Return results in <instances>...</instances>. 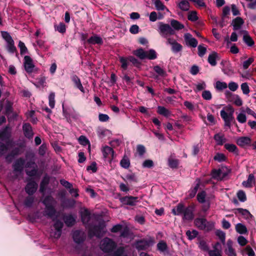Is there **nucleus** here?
<instances>
[{"instance_id": "f8f14e48", "label": "nucleus", "mask_w": 256, "mask_h": 256, "mask_svg": "<svg viewBox=\"0 0 256 256\" xmlns=\"http://www.w3.org/2000/svg\"><path fill=\"white\" fill-rule=\"evenodd\" d=\"M226 96L228 100L230 102H233L234 104L240 106L242 104V100L238 94H233L231 92L227 91L226 92Z\"/></svg>"}, {"instance_id": "e433bc0d", "label": "nucleus", "mask_w": 256, "mask_h": 256, "mask_svg": "<svg viewBox=\"0 0 256 256\" xmlns=\"http://www.w3.org/2000/svg\"><path fill=\"white\" fill-rule=\"evenodd\" d=\"M34 201V198L33 196H27L24 202V205L28 208H30L32 206V205Z\"/></svg>"}, {"instance_id": "f257e3e1", "label": "nucleus", "mask_w": 256, "mask_h": 256, "mask_svg": "<svg viewBox=\"0 0 256 256\" xmlns=\"http://www.w3.org/2000/svg\"><path fill=\"white\" fill-rule=\"evenodd\" d=\"M42 203L45 206L44 216L48 218H52L57 214L56 208V202L51 196H46L42 200Z\"/></svg>"}, {"instance_id": "a878e982", "label": "nucleus", "mask_w": 256, "mask_h": 256, "mask_svg": "<svg viewBox=\"0 0 256 256\" xmlns=\"http://www.w3.org/2000/svg\"><path fill=\"white\" fill-rule=\"evenodd\" d=\"M244 22L242 18L238 16L232 20V26L234 30H239L244 24Z\"/></svg>"}, {"instance_id": "8fccbe9b", "label": "nucleus", "mask_w": 256, "mask_h": 256, "mask_svg": "<svg viewBox=\"0 0 256 256\" xmlns=\"http://www.w3.org/2000/svg\"><path fill=\"white\" fill-rule=\"evenodd\" d=\"M154 71L158 74L161 76H166V71L162 68L159 66L157 65L154 66L153 68Z\"/></svg>"}, {"instance_id": "aec40b11", "label": "nucleus", "mask_w": 256, "mask_h": 256, "mask_svg": "<svg viewBox=\"0 0 256 256\" xmlns=\"http://www.w3.org/2000/svg\"><path fill=\"white\" fill-rule=\"evenodd\" d=\"M150 244L148 241L142 239L138 240L136 243V248L138 250H146L149 247Z\"/></svg>"}, {"instance_id": "9d476101", "label": "nucleus", "mask_w": 256, "mask_h": 256, "mask_svg": "<svg viewBox=\"0 0 256 256\" xmlns=\"http://www.w3.org/2000/svg\"><path fill=\"white\" fill-rule=\"evenodd\" d=\"M24 70L26 72L30 74L34 71V68H35V66L33 64L32 58L30 56H24Z\"/></svg>"}, {"instance_id": "ea45409f", "label": "nucleus", "mask_w": 256, "mask_h": 256, "mask_svg": "<svg viewBox=\"0 0 256 256\" xmlns=\"http://www.w3.org/2000/svg\"><path fill=\"white\" fill-rule=\"evenodd\" d=\"M243 40L245 44H246L249 46H252L254 45V42L252 38L248 35L246 34L243 36Z\"/></svg>"}, {"instance_id": "de8ad7c7", "label": "nucleus", "mask_w": 256, "mask_h": 256, "mask_svg": "<svg viewBox=\"0 0 256 256\" xmlns=\"http://www.w3.org/2000/svg\"><path fill=\"white\" fill-rule=\"evenodd\" d=\"M8 43V51L10 53H16V56H18V53L16 47L14 46V41L10 42Z\"/></svg>"}, {"instance_id": "20e7f679", "label": "nucleus", "mask_w": 256, "mask_h": 256, "mask_svg": "<svg viewBox=\"0 0 256 256\" xmlns=\"http://www.w3.org/2000/svg\"><path fill=\"white\" fill-rule=\"evenodd\" d=\"M116 247V244L109 238H104L101 242L100 248L104 252H112Z\"/></svg>"}, {"instance_id": "6e6d98bb", "label": "nucleus", "mask_w": 256, "mask_h": 256, "mask_svg": "<svg viewBox=\"0 0 256 256\" xmlns=\"http://www.w3.org/2000/svg\"><path fill=\"white\" fill-rule=\"evenodd\" d=\"M18 47L20 49V54L24 55L28 52V50L24 42L21 40L19 41Z\"/></svg>"}, {"instance_id": "4468645a", "label": "nucleus", "mask_w": 256, "mask_h": 256, "mask_svg": "<svg viewBox=\"0 0 256 256\" xmlns=\"http://www.w3.org/2000/svg\"><path fill=\"white\" fill-rule=\"evenodd\" d=\"M102 151L104 158H110L111 160L114 158V152L112 148L106 146L103 147Z\"/></svg>"}, {"instance_id": "b1692460", "label": "nucleus", "mask_w": 256, "mask_h": 256, "mask_svg": "<svg viewBox=\"0 0 256 256\" xmlns=\"http://www.w3.org/2000/svg\"><path fill=\"white\" fill-rule=\"evenodd\" d=\"M255 183L254 176L252 174H250L248 175L247 180L242 182V185L246 188H252Z\"/></svg>"}, {"instance_id": "72a5a7b5", "label": "nucleus", "mask_w": 256, "mask_h": 256, "mask_svg": "<svg viewBox=\"0 0 256 256\" xmlns=\"http://www.w3.org/2000/svg\"><path fill=\"white\" fill-rule=\"evenodd\" d=\"M8 126H6L2 130L0 131V140H4L9 139L10 138V134L8 132Z\"/></svg>"}, {"instance_id": "58836bf2", "label": "nucleus", "mask_w": 256, "mask_h": 256, "mask_svg": "<svg viewBox=\"0 0 256 256\" xmlns=\"http://www.w3.org/2000/svg\"><path fill=\"white\" fill-rule=\"evenodd\" d=\"M158 112L165 117H168L171 114L169 110L162 106H158Z\"/></svg>"}, {"instance_id": "39448f33", "label": "nucleus", "mask_w": 256, "mask_h": 256, "mask_svg": "<svg viewBox=\"0 0 256 256\" xmlns=\"http://www.w3.org/2000/svg\"><path fill=\"white\" fill-rule=\"evenodd\" d=\"M196 205L194 203H191L188 206L185 207L184 212L182 217L184 220L192 221L194 218V211Z\"/></svg>"}, {"instance_id": "2f4dec72", "label": "nucleus", "mask_w": 256, "mask_h": 256, "mask_svg": "<svg viewBox=\"0 0 256 256\" xmlns=\"http://www.w3.org/2000/svg\"><path fill=\"white\" fill-rule=\"evenodd\" d=\"M236 230L240 234H244L248 232L246 227L241 223H238L236 225Z\"/></svg>"}, {"instance_id": "4be33fe9", "label": "nucleus", "mask_w": 256, "mask_h": 256, "mask_svg": "<svg viewBox=\"0 0 256 256\" xmlns=\"http://www.w3.org/2000/svg\"><path fill=\"white\" fill-rule=\"evenodd\" d=\"M76 201L73 199L64 198L62 200L61 205L64 208H70L74 207Z\"/></svg>"}, {"instance_id": "f704fd0d", "label": "nucleus", "mask_w": 256, "mask_h": 256, "mask_svg": "<svg viewBox=\"0 0 256 256\" xmlns=\"http://www.w3.org/2000/svg\"><path fill=\"white\" fill-rule=\"evenodd\" d=\"M224 148L229 152H233L234 154H238V149L236 146L234 144H226L224 145Z\"/></svg>"}, {"instance_id": "864d4df0", "label": "nucleus", "mask_w": 256, "mask_h": 256, "mask_svg": "<svg viewBox=\"0 0 256 256\" xmlns=\"http://www.w3.org/2000/svg\"><path fill=\"white\" fill-rule=\"evenodd\" d=\"M216 234L222 243L223 244H225L226 241V234L223 231L218 230L216 232Z\"/></svg>"}, {"instance_id": "e2e57ef3", "label": "nucleus", "mask_w": 256, "mask_h": 256, "mask_svg": "<svg viewBox=\"0 0 256 256\" xmlns=\"http://www.w3.org/2000/svg\"><path fill=\"white\" fill-rule=\"evenodd\" d=\"M214 160L218 162H224L226 160V156L224 154L217 153L214 158Z\"/></svg>"}, {"instance_id": "052dcab7", "label": "nucleus", "mask_w": 256, "mask_h": 256, "mask_svg": "<svg viewBox=\"0 0 256 256\" xmlns=\"http://www.w3.org/2000/svg\"><path fill=\"white\" fill-rule=\"evenodd\" d=\"M222 173V170L220 168L217 169H213L211 172V176L212 178L214 179H218L221 176Z\"/></svg>"}, {"instance_id": "3c124183", "label": "nucleus", "mask_w": 256, "mask_h": 256, "mask_svg": "<svg viewBox=\"0 0 256 256\" xmlns=\"http://www.w3.org/2000/svg\"><path fill=\"white\" fill-rule=\"evenodd\" d=\"M5 111L6 115H10L13 112L12 103L7 100L5 106Z\"/></svg>"}, {"instance_id": "5701e85b", "label": "nucleus", "mask_w": 256, "mask_h": 256, "mask_svg": "<svg viewBox=\"0 0 256 256\" xmlns=\"http://www.w3.org/2000/svg\"><path fill=\"white\" fill-rule=\"evenodd\" d=\"M74 84V86L79 89L82 92H84V88L81 83L80 78L76 74L71 78Z\"/></svg>"}, {"instance_id": "0eeeda50", "label": "nucleus", "mask_w": 256, "mask_h": 256, "mask_svg": "<svg viewBox=\"0 0 256 256\" xmlns=\"http://www.w3.org/2000/svg\"><path fill=\"white\" fill-rule=\"evenodd\" d=\"M26 160L23 158H20L16 160L13 163L12 167L13 168V172L21 173L23 172Z\"/></svg>"}, {"instance_id": "c03bdc74", "label": "nucleus", "mask_w": 256, "mask_h": 256, "mask_svg": "<svg viewBox=\"0 0 256 256\" xmlns=\"http://www.w3.org/2000/svg\"><path fill=\"white\" fill-rule=\"evenodd\" d=\"M186 234L188 239L191 240L195 238L198 236V232L195 230H194L192 231L188 230L186 232Z\"/></svg>"}, {"instance_id": "6ab92c4d", "label": "nucleus", "mask_w": 256, "mask_h": 256, "mask_svg": "<svg viewBox=\"0 0 256 256\" xmlns=\"http://www.w3.org/2000/svg\"><path fill=\"white\" fill-rule=\"evenodd\" d=\"M185 207L183 203H178L176 206L172 210V212L174 216H183Z\"/></svg>"}, {"instance_id": "f3484780", "label": "nucleus", "mask_w": 256, "mask_h": 256, "mask_svg": "<svg viewBox=\"0 0 256 256\" xmlns=\"http://www.w3.org/2000/svg\"><path fill=\"white\" fill-rule=\"evenodd\" d=\"M235 214H241L244 216L246 219H251L253 216L250 213V212L246 209H244L242 208H237L233 210Z\"/></svg>"}, {"instance_id": "a18cd8bd", "label": "nucleus", "mask_w": 256, "mask_h": 256, "mask_svg": "<svg viewBox=\"0 0 256 256\" xmlns=\"http://www.w3.org/2000/svg\"><path fill=\"white\" fill-rule=\"evenodd\" d=\"M206 193L204 190L199 192L197 194V200L200 204H204L206 202Z\"/></svg>"}, {"instance_id": "a211bd4d", "label": "nucleus", "mask_w": 256, "mask_h": 256, "mask_svg": "<svg viewBox=\"0 0 256 256\" xmlns=\"http://www.w3.org/2000/svg\"><path fill=\"white\" fill-rule=\"evenodd\" d=\"M86 42L90 44L94 45L97 44L98 45H102L103 44L104 42L101 37L97 34H94L87 40Z\"/></svg>"}, {"instance_id": "393cba45", "label": "nucleus", "mask_w": 256, "mask_h": 256, "mask_svg": "<svg viewBox=\"0 0 256 256\" xmlns=\"http://www.w3.org/2000/svg\"><path fill=\"white\" fill-rule=\"evenodd\" d=\"M81 220L83 224L88 222L90 220V213L87 208H85L83 212H81Z\"/></svg>"}, {"instance_id": "680f3d73", "label": "nucleus", "mask_w": 256, "mask_h": 256, "mask_svg": "<svg viewBox=\"0 0 256 256\" xmlns=\"http://www.w3.org/2000/svg\"><path fill=\"white\" fill-rule=\"evenodd\" d=\"M236 195L240 201L242 202H244L246 200V196L244 190H238L236 194Z\"/></svg>"}, {"instance_id": "2eb2a0df", "label": "nucleus", "mask_w": 256, "mask_h": 256, "mask_svg": "<svg viewBox=\"0 0 256 256\" xmlns=\"http://www.w3.org/2000/svg\"><path fill=\"white\" fill-rule=\"evenodd\" d=\"M58 216L56 214L52 218H50L53 222H54V227L56 231H58L59 234L58 236H61L62 228L64 227V223L60 220L58 219Z\"/></svg>"}, {"instance_id": "338daca9", "label": "nucleus", "mask_w": 256, "mask_h": 256, "mask_svg": "<svg viewBox=\"0 0 256 256\" xmlns=\"http://www.w3.org/2000/svg\"><path fill=\"white\" fill-rule=\"evenodd\" d=\"M198 247L201 250H202L204 252H208V251L210 250L208 244L204 240H202L198 244Z\"/></svg>"}, {"instance_id": "6e6552de", "label": "nucleus", "mask_w": 256, "mask_h": 256, "mask_svg": "<svg viewBox=\"0 0 256 256\" xmlns=\"http://www.w3.org/2000/svg\"><path fill=\"white\" fill-rule=\"evenodd\" d=\"M72 238L74 242L78 244H82L86 239V235L82 230H76L73 232Z\"/></svg>"}, {"instance_id": "c85d7f7f", "label": "nucleus", "mask_w": 256, "mask_h": 256, "mask_svg": "<svg viewBox=\"0 0 256 256\" xmlns=\"http://www.w3.org/2000/svg\"><path fill=\"white\" fill-rule=\"evenodd\" d=\"M218 56V55L217 52H213L209 54L208 61L212 66H215L216 65L217 63L216 62V58Z\"/></svg>"}, {"instance_id": "13d9d810", "label": "nucleus", "mask_w": 256, "mask_h": 256, "mask_svg": "<svg viewBox=\"0 0 256 256\" xmlns=\"http://www.w3.org/2000/svg\"><path fill=\"white\" fill-rule=\"evenodd\" d=\"M188 18L189 20L191 22L196 21L198 19V18L197 16L196 12L195 10H193L189 12L188 16Z\"/></svg>"}, {"instance_id": "c9c22d12", "label": "nucleus", "mask_w": 256, "mask_h": 256, "mask_svg": "<svg viewBox=\"0 0 256 256\" xmlns=\"http://www.w3.org/2000/svg\"><path fill=\"white\" fill-rule=\"evenodd\" d=\"M120 166L126 169L128 168L130 166V160L126 156L124 155L122 158L120 162Z\"/></svg>"}, {"instance_id": "1a4fd4ad", "label": "nucleus", "mask_w": 256, "mask_h": 256, "mask_svg": "<svg viewBox=\"0 0 256 256\" xmlns=\"http://www.w3.org/2000/svg\"><path fill=\"white\" fill-rule=\"evenodd\" d=\"M159 29L162 36L165 38L168 36L174 35V30L168 24L160 22Z\"/></svg>"}, {"instance_id": "4d7b16f0", "label": "nucleus", "mask_w": 256, "mask_h": 256, "mask_svg": "<svg viewBox=\"0 0 256 256\" xmlns=\"http://www.w3.org/2000/svg\"><path fill=\"white\" fill-rule=\"evenodd\" d=\"M220 114L222 118L224 120V121H226V120L234 119V118L232 115V114H228L224 110H222L220 112Z\"/></svg>"}, {"instance_id": "bb28decb", "label": "nucleus", "mask_w": 256, "mask_h": 256, "mask_svg": "<svg viewBox=\"0 0 256 256\" xmlns=\"http://www.w3.org/2000/svg\"><path fill=\"white\" fill-rule=\"evenodd\" d=\"M251 139L248 136L240 137L237 140V144L240 146L249 145Z\"/></svg>"}, {"instance_id": "4c0bfd02", "label": "nucleus", "mask_w": 256, "mask_h": 256, "mask_svg": "<svg viewBox=\"0 0 256 256\" xmlns=\"http://www.w3.org/2000/svg\"><path fill=\"white\" fill-rule=\"evenodd\" d=\"M156 9L158 10H166L168 12V9L162 3L160 0H153Z\"/></svg>"}, {"instance_id": "49530a36", "label": "nucleus", "mask_w": 256, "mask_h": 256, "mask_svg": "<svg viewBox=\"0 0 256 256\" xmlns=\"http://www.w3.org/2000/svg\"><path fill=\"white\" fill-rule=\"evenodd\" d=\"M157 58V54L155 50L150 49L146 52V58L150 60H154Z\"/></svg>"}, {"instance_id": "5fc2aeb1", "label": "nucleus", "mask_w": 256, "mask_h": 256, "mask_svg": "<svg viewBox=\"0 0 256 256\" xmlns=\"http://www.w3.org/2000/svg\"><path fill=\"white\" fill-rule=\"evenodd\" d=\"M79 144L84 146H86L88 145L90 146V142L89 140L86 138V137L82 135L80 136L78 139Z\"/></svg>"}, {"instance_id": "bf43d9fd", "label": "nucleus", "mask_w": 256, "mask_h": 256, "mask_svg": "<svg viewBox=\"0 0 256 256\" xmlns=\"http://www.w3.org/2000/svg\"><path fill=\"white\" fill-rule=\"evenodd\" d=\"M122 178L124 180H127L130 182H138V178L134 173H132L131 174H128L125 176V178Z\"/></svg>"}, {"instance_id": "69168bd1", "label": "nucleus", "mask_w": 256, "mask_h": 256, "mask_svg": "<svg viewBox=\"0 0 256 256\" xmlns=\"http://www.w3.org/2000/svg\"><path fill=\"white\" fill-rule=\"evenodd\" d=\"M128 60H129V62H131L134 66L137 68L140 67L141 62L134 56H128Z\"/></svg>"}, {"instance_id": "09e8293b", "label": "nucleus", "mask_w": 256, "mask_h": 256, "mask_svg": "<svg viewBox=\"0 0 256 256\" xmlns=\"http://www.w3.org/2000/svg\"><path fill=\"white\" fill-rule=\"evenodd\" d=\"M26 175H28V176L31 177L30 178H32V177H38L39 174L38 173V169L36 168H34L32 170H26Z\"/></svg>"}, {"instance_id": "f03ea898", "label": "nucleus", "mask_w": 256, "mask_h": 256, "mask_svg": "<svg viewBox=\"0 0 256 256\" xmlns=\"http://www.w3.org/2000/svg\"><path fill=\"white\" fill-rule=\"evenodd\" d=\"M194 225L200 230L210 232L214 227V222L208 221L204 218H197L194 220Z\"/></svg>"}, {"instance_id": "c756f323", "label": "nucleus", "mask_w": 256, "mask_h": 256, "mask_svg": "<svg viewBox=\"0 0 256 256\" xmlns=\"http://www.w3.org/2000/svg\"><path fill=\"white\" fill-rule=\"evenodd\" d=\"M214 140L216 142V144L222 146L226 142V138H224L223 135L220 134H216L214 136Z\"/></svg>"}, {"instance_id": "cd10ccee", "label": "nucleus", "mask_w": 256, "mask_h": 256, "mask_svg": "<svg viewBox=\"0 0 256 256\" xmlns=\"http://www.w3.org/2000/svg\"><path fill=\"white\" fill-rule=\"evenodd\" d=\"M133 54L140 60H144L146 58V52L144 51L142 48H139L134 50Z\"/></svg>"}, {"instance_id": "473e14b6", "label": "nucleus", "mask_w": 256, "mask_h": 256, "mask_svg": "<svg viewBox=\"0 0 256 256\" xmlns=\"http://www.w3.org/2000/svg\"><path fill=\"white\" fill-rule=\"evenodd\" d=\"M178 7L182 11H188L190 7V3L186 0H182L178 4Z\"/></svg>"}, {"instance_id": "ddd939ff", "label": "nucleus", "mask_w": 256, "mask_h": 256, "mask_svg": "<svg viewBox=\"0 0 256 256\" xmlns=\"http://www.w3.org/2000/svg\"><path fill=\"white\" fill-rule=\"evenodd\" d=\"M22 130L24 136L28 138H32L34 133L31 124L30 123H24L22 125Z\"/></svg>"}, {"instance_id": "dca6fc26", "label": "nucleus", "mask_w": 256, "mask_h": 256, "mask_svg": "<svg viewBox=\"0 0 256 256\" xmlns=\"http://www.w3.org/2000/svg\"><path fill=\"white\" fill-rule=\"evenodd\" d=\"M184 40L186 44L192 48H196L198 44V42L196 38H193L190 33H186L184 35Z\"/></svg>"}, {"instance_id": "79ce46f5", "label": "nucleus", "mask_w": 256, "mask_h": 256, "mask_svg": "<svg viewBox=\"0 0 256 256\" xmlns=\"http://www.w3.org/2000/svg\"><path fill=\"white\" fill-rule=\"evenodd\" d=\"M119 61L121 63V68L124 70H126L128 68L129 60L128 57L126 58L124 56H120L119 58Z\"/></svg>"}, {"instance_id": "7c9ffc66", "label": "nucleus", "mask_w": 256, "mask_h": 256, "mask_svg": "<svg viewBox=\"0 0 256 256\" xmlns=\"http://www.w3.org/2000/svg\"><path fill=\"white\" fill-rule=\"evenodd\" d=\"M171 26L175 30H179L184 28V25L177 20L172 19L170 21Z\"/></svg>"}, {"instance_id": "37998d69", "label": "nucleus", "mask_w": 256, "mask_h": 256, "mask_svg": "<svg viewBox=\"0 0 256 256\" xmlns=\"http://www.w3.org/2000/svg\"><path fill=\"white\" fill-rule=\"evenodd\" d=\"M179 164V160L177 159H174L170 158L168 159V165L172 168H176Z\"/></svg>"}, {"instance_id": "0e129e2a", "label": "nucleus", "mask_w": 256, "mask_h": 256, "mask_svg": "<svg viewBox=\"0 0 256 256\" xmlns=\"http://www.w3.org/2000/svg\"><path fill=\"white\" fill-rule=\"evenodd\" d=\"M55 30L58 31L61 34H64L66 32V25L63 22H60L58 25L54 26Z\"/></svg>"}, {"instance_id": "a19ab883", "label": "nucleus", "mask_w": 256, "mask_h": 256, "mask_svg": "<svg viewBox=\"0 0 256 256\" xmlns=\"http://www.w3.org/2000/svg\"><path fill=\"white\" fill-rule=\"evenodd\" d=\"M182 46L178 43L176 41L174 40L172 44V50L174 53H177L180 52L182 50Z\"/></svg>"}, {"instance_id": "412c9836", "label": "nucleus", "mask_w": 256, "mask_h": 256, "mask_svg": "<svg viewBox=\"0 0 256 256\" xmlns=\"http://www.w3.org/2000/svg\"><path fill=\"white\" fill-rule=\"evenodd\" d=\"M63 220L68 227H72L76 223V219L71 214L64 215Z\"/></svg>"}, {"instance_id": "7ed1b4c3", "label": "nucleus", "mask_w": 256, "mask_h": 256, "mask_svg": "<svg viewBox=\"0 0 256 256\" xmlns=\"http://www.w3.org/2000/svg\"><path fill=\"white\" fill-rule=\"evenodd\" d=\"M105 222L104 220L100 222L97 225H94L88 230V236L92 238L94 236L98 238H100L105 234V232L104 231V228H106Z\"/></svg>"}, {"instance_id": "423d86ee", "label": "nucleus", "mask_w": 256, "mask_h": 256, "mask_svg": "<svg viewBox=\"0 0 256 256\" xmlns=\"http://www.w3.org/2000/svg\"><path fill=\"white\" fill-rule=\"evenodd\" d=\"M27 184L24 188L25 192L29 196H33L36 192L38 184L33 178H26Z\"/></svg>"}, {"instance_id": "603ef678", "label": "nucleus", "mask_w": 256, "mask_h": 256, "mask_svg": "<svg viewBox=\"0 0 256 256\" xmlns=\"http://www.w3.org/2000/svg\"><path fill=\"white\" fill-rule=\"evenodd\" d=\"M157 248L158 250L164 252L168 250V245L165 242L161 240L157 244Z\"/></svg>"}, {"instance_id": "9b49d317", "label": "nucleus", "mask_w": 256, "mask_h": 256, "mask_svg": "<svg viewBox=\"0 0 256 256\" xmlns=\"http://www.w3.org/2000/svg\"><path fill=\"white\" fill-rule=\"evenodd\" d=\"M138 198L133 196H124L120 198L119 200L123 204L134 206L138 202Z\"/></svg>"}, {"instance_id": "774afa93", "label": "nucleus", "mask_w": 256, "mask_h": 256, "mask_svg": "<svg viewBox=\"0 0 256 256\" xmlns=\"http://www.w3.org/2000/svg\"><path fill=\"white\" fill-rule=\"evenodd\" d=\"M227 86L228 85L226 82L218 81L216 82L215 88L218 90H222L226 88Z\"/></svg>"}]
</instances>
